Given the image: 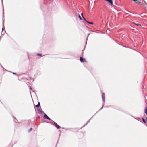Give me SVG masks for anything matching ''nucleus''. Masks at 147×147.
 Returning <instances> with one entry per match:
<instances>
[{"label": "nucleus", "mask_w": 147, "mask_h": 147, "mask_svg": "<svg viewBox=\"0 0 147 147\" xmlns=\"http://www.w3.org/2000/svg\"><path fill=\"white\" fill-rule=\"evenodd\" d=\"M80 61L82 62H86V60L85 58L81 57L80 58Z\"/></svg>", "instance_id": "f257e3e1"}, {"label": "nucleus", "mask_w": 147, "mask_h": 147, "mask_svg": "<svg viewBox=\"0 0 147 147\" xmlns=\"http://www.w3.org/2000/svg\"><path fill=\"white\" fill-rule=\"evenodd\" d=\"M54 125L57 129H60L61 127L59 126L56 122H54Z\"/></svg>", "instance_id": "f03ea898"}, {"label": "nucleus", "mask_w": 147, "mask_h": 147, "mask_svg": "<svg viewBox=\"0 0 147 147\" xmlns=\"http://www.w3.org/2000/svg\"><path fill=\"white\" fill-rule=\"evenodd\" d=\"M108 3H110V5H113V3L112 0H105Z\"/></svg>", "instance_id": "7ed1b4c3"}, {"label": "nucleus", "mask_w": 147, "mask_h": 147, "mask_svg": "<svg viewBox=\"0 0 147 147\" xmlns=\"http://www.w3.org/2000/svg\"><path fill=\"white\" fill-rule=\"evenodd\" d=\"M83 18L84 19V20L85 21H86L89 24H93V22H89L88 21H87L84 16H83Z\"/></svg>", "instance_id": "20e7f679"}, {"label": "nucleus", "mask_w": 147, "mask_h": 147, "mask_svg": "<svg viewBox=\"0 0 147 147\" xmlns=\"http://www.w3.org/2000/svg\"><path fill=\"white\" fill-rule=\"evenodd\" d=\"M44 117H45L47 119L50 120L51 119L50 118L48 117L46 114H45L44 115Z\"/></svg>", "instance_id": "39448f33"}, {"label": "nucleus", "mask_w": 147, "mask_h": 147, "mask_svg": "<svg viewBox=\"0 0 147 147\" xmlns=\"http://www.w3.org/2000/svg\"><path fill=\"white\" fill-rule=\"evenodd\" d=\"M38 112L39 114H42V111L40 109H38Z\"/></svg>", "instance_id": "423d86ee"}, {"label": "nucleus", "mask_w": 147, "mask_h": 147, "mask_svg": "<svg viewBox=\"0 0 147 147\" xmlns=\"http://www.w3.org/2000/svg\"><path fill=\"white\" fill-rule=\"evenodd\" d=\"M144 112L146 114H147V107H146L145 109Z\"/></svg>", "instance_id": "0eeeda50"}, {"label": "nucleus", "mask_w": 147, "mask_h": 147, "mask_svg": "<svg viewBox=\"0 0 147 147\" xmlns=\"http://www.w3.org/2000/svg\"><path fill=\"white\" fill-rule=\"evenodd\" d=\"M136 3H140L141 2H139L138 1V0H133Z\"/></svg>", "instance_id": "6e6552de"}, {"label": "nucleus", "mask_w": 147, "mask_h": 147, "mask_svg": "<svg viewBox=\"0 0 147 147\" xmlns=\"http://www.w3.org/2000/svg\"><path fill=\"white\" fill-rule=\"evenodd\" d=\"M40 105V103L39 102H38V104L37 105H36V107H39Z\"/></svg>", "instance_id": "1a4fd4ad"}, {"label": "nucleus", "mask_w": 147, "mask_h": 147, "mask_svg": "<svg viewBox=\"0 0 147 147\" xmlns=\"http://www.w3.org/2000/svg\"><path fill=\"white\" fill-rule=\"evenodd\" d=\"M142 121H143V122H144V123H146V121H145V119H144V118H142Z\"/></svg>", "instance_id": "9d476101"}, {"label": "nucleus", "mask_w": 147, "mask_h": 147, "mask_svg": "<svg viewBox=\"0 0 147 147\" xmlns=\"http://www.w3.org/2000/svg\"><path fill=\"white\" fill-rule=\"evenodd\" d=\"M37 55L38 56H41L42 55V54L40 53H37Z\"/></svg>", "instance_id": "9b49d317"}, {"label": "nucleus", "mask_w": 147, "mask_h": 147, "mask_svg": "<svg viewBox=\"0 0 147 147\" xmlns=\"http://www.w3.org/2000/svg\"><path fill=\"white\" fill-rule=\"evenodd\" d=\"M78 17L79 18H80V20H82V18L80 16V15H78Z\"/></svg>", "instance_id": "f8f14e48"}, {"label": "nucleus", "mask_w": 147, "mask_h": 147, "mask_svg": "<svg viewBox=\"0 0 147 147\" xmlns=\"http://www.w3.org/2000/svg\"><path fill=\"white\" fill-rule=\"evenodd\" d=\"M32 128H31L30 129H29V132H30V131H32Z\"/></svg>", "instance_id": "ddd939ff"}, {"label": "nucleus", "mask_w": 147, "mask_h": 147, "mask_svg": "<svg viewBox=\"0 0 147 147\" xmlns=\"http://www.w3.org/2000/svg\"><path fill=\"white\" fill-rule=\"evenodd\" d=\"M81 15H82V17H83V13H82V14H81Z\"/></svg>", "instance_id": "4468645a"}, {"label": "nucleus", "mask_w": 147, "mask_h": 147, "mask_svg": "<svg viewBox=\"0 0 147 147\" xmlns=\"http://www.w3.org/2000/svg\"><path fill=\"white\" fill-rule=\"evenodd\" d=\"M135 24L136 25H138V24Z\"/></svg>", "instance_id": "2eb2a0df"}]
</instances>
